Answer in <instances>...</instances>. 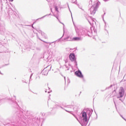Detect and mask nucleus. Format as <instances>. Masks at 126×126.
<instances>
[{
	"mask_svg": "<svg viewBox=\"0 0 126 126\" xmlns=\"http://www.w3.org/2000/svg\"><path fill=\"white\" fill-rule=\"evenodd\" d=\"M89 118H90V115H87V113L84 112L81 114L79 119L76 118V120L82 125V126H87L88 121H89Z\"/></svg>",
	"mask_w": 126,
	"mask_h": 126,
	"instance_id": "f257e3e1",
	"label": "nucleus"
},
{
	"mask_svg": "<svg viewBox=\"0 0 126 126\" xmlns=\"http://www.w3.org/2000/svg\"><path fill=\"white\" fill-rule=\"evenodd\" d=\"M97 8H98V3H94L90 9L91 14H92V15H94V14L96 13Z\"/></svg>",
	"mask_w": 126,
	"mask_h": 126,
	"instance_id": "f03ea898",
	"label": "nucleus"
},
{
	"mask_svg": "<svg viewBox=\"0 0 126 126\" xmlns=\"http://www.w3.org/2000/svg\"><path fill=\"white\" fill-rule=\"evenodd\" d=\"M126 94V90H125V89L123 87L120 88L119 90V94H118V98H123V96H125V94Z\"/></svg>",
	"mask_w": 126,
	"mask_h": 126,
	"instance_id": "7ed1b4c3",
	"label": "nucleus"
},
{
	"mask_svg": "<svg viewBox=\"0 0 126 126\" xmlns=\"http://www.w3.org/2000/svg\"><path fill=\"white\" fill-rule=\"evenodd\" d=\"M69 58L71 62H75L76 61V57L74 53H70L69 55Z\"/></svg>",
	"mask_w": 126,
	"mask_h": 126,
	"instance_id": "20e7f679",
	"label": "nucleus"
},
{
	"mask_svg": "<svg viewBox=\"0 0 126 126\" xmlns=\"http://www.w3.org/2000/svg\"><path fill=\"white\" fill-rule=\"evenodd\" d=\"M75 74L76 76H77L78 77H79V78L83 79L84 78V76H83V74H82V72L80 71V70L76 71L75 72Z\"/></svg>",
	"mask_w": 126,
	"mask_h": 126,
	"instance_id": "39448f33",
	"label": "nucleus"
},
{
	"mask_svg": "<svg viewBox=\"0 0 126 126\" xmlns=\"http://www.w3.org/2000/svg\"><path fill=\"white\" fill-rule=\"evenodd\" d=\"M76 32L79 34V36H82V35H84V34H85V32L82 29H77L76 30Z\"/></svg>",
	"mask_w": 126,
	"mask_h": 126,
	"instance_id": "423d86ee",
	"label": "nucleus"
},
{
	"mask_svg": "<svg viewBox=\"0 0 126 126\" xmlns=\"http://www.w3.org/2000/svg\"><path fill=\"white\" fill-rule=\"evenodd\" d=\"M48 72H49V70L47 69V68L44 69L42 72L43 75H48Z\"/></svg>",
	"mask_w": 126,
	"mask_h": 126,
	"instance_id": "0eeeda50",
	"label": "nucleus"
},
{
	"mask_svg": "<svg viewBox=\"0 0 126 126\" xmlns=\"http://www.w3.org/2000/svg\"><path fill=\"white\" fill-rule=\"evenodd\" d=\"M65 41H72L71 36H67L64 39Z\"/></svg>",
	"mask_w": 126,
	"mask_h": 126,
	"instance_id": "6e6552de",
	"label": "nucleus"
},
{
	"mask_svg": "<svg viewBox=\"0 0 126 126\" xmlns=\"http://www.w3.org/2000/svg\"><path fill=\"white\" fill-rule=\"evenodd\" d=\"M81 40V38L78 37H75L72 38V41H80Z\"/></svg>",
	"mask_w": 126,
	"mask_h": 126,
	"instance_id": "1a4fd4ad",
	"label": "nucleus"
},
{
	"mask_svg": "<svg viewBox=\"0 0 126 126\" xmlns=\"http://www.w3.org/2000/svg\"><path fill=\"white\" fill-rule=\"evenodd\" d=\"M75 111V110H74V108H70L69 110H65V111H66V112H67L68 113H69L70 114H71V112H72V111Z\"/></svg>",
	"mask_w": 126,
	"mask_h": 126,
	"instance_id": "9d476101",
	"label": "nucleus"
},
{
	"mask_svg": "<svg viewBox=\"0 0 126 126\" xmlns=\"http://www.w3.org/2000/svg\"><path fill=\"white\" fill-rule=\"evenodd\" d=\"M89 23H90V24H94L96 23V22L93 19H92L91 21L89 22Z\"/></svg>",
	"mask_w": 126,
	"mask_h": 126,
	"instance_id": "9b49d317",
	"label": "nucleus"
},
{
	"mask_svg": "<svg viewBox=\"0 0 126 126\" xmlns=\"http://www.w3.org/2000/svg\"><path fill=\"white\" fill-rule=\"evenodd\" d=\"M104 1H108L109 0H103Z\"/></svg>",
	"mask_w": 126,
	"mask_h": 126,
	"instance_id": "f8f14e48",
	"label": "nucleus"
},
{
	"mask_svg": "<svg viewBox=\"0 0 126 126\" xmlns=\"http://www.w3.org/2000/svg\"><path fill=\"white\" fill-rule=\"evenodd\" d=\"M10 1H13V0H10Z\"/></svg>",
	"mask_w": 126,
	"mask_h": 126,
	"instance_id": "ddd939ff",
	"label": "nucleus"
},
{
	"mask_svg": "<svg viewBox=\"0 0 126 126\" xmlns=\"http://www.w3.org/2000/svg\"><path fill=\"white\" fill-rule=\"evenodd\" d=\"M73 115L75 117V118H77L76 117H75V116L74 115V114H73Z\"/></svg>",
	"mask_w": 126,
	"mask_h": 126,
	"instance_id": "4468645a",
	"label": "nucleus"
},
{
	"mask_svg": "<svg viewBox=\"0 0 126 126\" xmlns=\"http://www.w3.org/2000/svg\"><path fill=\"white\" fill-rule=\"evenodd\" d=\"M47 1H50V0H47Z\"/></svg>",
	"mask_w": 126,
	"mask_h": 126,
	"instance_id": "2eb2a0df",
	"label": "nucleus"
},
{
	"mask_svg": "<svg viewBox=\"0 0 126 126\" xmlns=\"http://www.w3.org/2000/svg\"><path fill=\"white\" fill-rule=\"evenodd\" d=\"M42 34H43V35H45V33H43Z\"/></svg>",
	"mask_w": 126,
	"mask_h": 126,
	"instance_id": "dca6fc26",
	"label": "nucleus"
},
{
	"mask_svg": "<svg viewBox=\"0 0 126 126\" xmlns=\"http://www.w3.org/2000/svg\"><path fill=\"white\" fill-rule=\"evenodd\" d=\"M56 10H57V8H56Z\"/></svg>",
	"mask_w": 126,
	"mask_h": 126,
	"instance_id": "f3484780",
	"label": "nucleus"
},
{
	"mask_svg": "<svg viewBox=\"0 0 126 126\" xmlns=\"http://www.w3.org/2000/svg\"><path fill=\"white\" fill-rule=\"evenodd\" d=\"M76 65H77V64L76 63Z\"/></svg>",
	"mask_w": 126,
	"mask_h": 126,
	"instance_id": "a211bd4d",
	"label": "nucleus"
},
{
	"mask_svg": "<svg viewBox=\"0 0 126 126\" xmlns=\"http://www.w3.org/2000/svg\"><path fill=\"white\" fill-rule=\"evenodd\" d=\"M45 92H47V91H45Z\"/></svg>",
	"mask_w": 126,
	"mask_h": 126,
	"instance_id": "6ab92c4d",
	"label": "nucleus"
}]
</instances>
